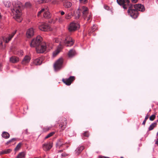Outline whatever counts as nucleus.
Masks as SVG:
<instances>
[{"label":"nucleus","instance_id":"1","mask_svg":"<svg viewBox=\"0 0 158 158\" xmlns=\"http://www.w3.org/2000/svg\"><path fill=\"white\" fill-rule=\"evenodd\" d=\"M13 4V7L12 11L15 15L14 18L17 21L20 22L22 20L20 17L22 15L21 8L22 6V4L20 2L17 1Z\"/></svg>","mask_w":158,"mask_h":158},{"label":"nucleus","instance_id":"2","mask_svg":"<svg viewBox=\"0 0 158 158\" xmlns=\"http://www.w3.org/2000/svg\"><path fill=\"white\" fill-rule=\"evenodd\" d=\"M80 10L82 11L83 17L84 19L87 21H89L91 19V14L89 12L88 8L84 6H82L81 8L78 9L77 13L75 14L76 19L79 18L80 16V13L79 11Z\"/></svg>","mask_w":158,"mask_h":158},{"label":"nucleus","instance_id":"3","mask_svg":"<svg viewBox=\"0 0 158 158\" xmlns=\"http://www.w3.org/2000/svg\"><path fill=\"white\" fill-rule=\"evenodd\" d=\"M63 59L60 58L56 60L54 64V68L55 71H57L60 70L62 68Z\"/></svg>","mask_w":158,"mask_h":158},{"label":"nucleus","instance_id":"4","mask_svg":"<svg viewBox=\"0 0 158 158\" xmlns=\"http://www.w3.org/2000/svg\"><path fill=\"white\" fill-rule=\"evenodd\" d=\"M42 40V38L40 36H37L36 38L33 39L31 41V47H35L36 48L37 47H38L41 44L40 43Z\"/></svg>","mask_w":158,"mask_h":158},{"label":"nucleus","instance_id":"5","mask_svg":"<svg viewBox=\"0 0 158 158\" xmlns=\"http://www.w3.org/2000/svg\"><path fill=\"white\" fill-rule=\"evenodd\" d=\"M39 29L43 31H48L52 30L49 25L47 23H42L39 26Z\"/></svg>","mask_w":158,"mask_h":158},{"label":"nucleus","instance_id":"6","mask_svg":"<svg viewBox=\"0 0 158 158\" xmlns=\"http://www.w3.org/2000/svg\"><path fill=\"white\" fill-rule=\"evenodd\" d=\"M117 2L119 5L122 6L125 9H127L130 2L129 0H117Z\"/></svg>","mask_w":158,"mask_h":158},{"label":"nucleus","instance_id":"7","mask_svg":"<svg viewBox=\"0 0 158 158\" xmlns=\"http://www.w3.org/2000/svg\"><path fill=\"white\" fill-rule=\"evenodd\" d=\"M46 43H43L41 44L37 47L36 49L37 52L38 53H42L44 52L46 50Z\"/></svg>","mask_w":158,"mask_h":158},{"label":"nucleus","instance_id":"8","mask_svg":"<svg viewBox=\"0 0 158 158\" xmlns=\"http://www.w3.org/2000/svg\"><path fill=\"white\" fill-rule=\"evenodd\" d=\"M80 27V25L77 23L73 22L71 23L69 25L68 29L70 31H74Z\"/></svg>","mask_w":158,"mask_h":158},{"label":"nucleus","instance_id":"9","mask_svg":"<svg viewBox=\"0 0 158 158\" xmlns=\"http://www.w3.org/2000/svg\"><path fill=\"white\" fill-rule=\"evenodd\" d=\"M128 14L133 18H136L138 16V11L136 10L129 9L128 10Z\"/></svg>","mask_w":158,"mask_h":158},{"label":"nucleus","instance_id":"10","mask_svg":"<svg viewBox=\"0 0 158 158\" xmlns=\"http://www.w3.org/2000/svg\"><path fill=\"white\" fill-rule=\"evenodd\" d=\"M65 45L67 46H71L74 44L72 38L70 36L66 37L64 42Z\"/></svg>","mask_w":158,"mask_h":158},{"label":"nucleus","instance_id":"11","mask_svg":"<svg viewBox=\"0 0 158 158\" xmlns=\"http://www.w3.org/2000/svg\"><path fill=\"white\" fill-rule=\"evenodd\" d=\"M75 79L74 77L71 76L68 79H63L62 81L66 85H71L72 82Z\"/></svg>","mask_w":158,"mask_h":158},{"label":"nucleus","instance_id":"12","mask_svg":"<svg viewBox=\"0 0 158 158\" xmlns=\"http://www.w3.org/2000/svg\"><path fill=\"white\" fill-rule=\"evenodd\" d=\"M52 147V144L50 142H47L43 145V149L45 151L49 150Z\"/></svg>","mask_w":158,"mask_h":158},{"label":"nucleus","instance_id":"13","mask_svg":"<svg viewBox=\"0 0 158 158\" xmlns=\"http://www.w3.org/2000/svg\"><path fill=\"white\" fill-rule=\"evenodd\" d=\"M16 30H15L13 31L11 34L9 35L8 36L4 38H3L4 41H5L6 43H8L13 37L14 36L16 33Z\"/></svg>","mask_w":158,"mask_h":158},{"label":"nucleus","instance_id":"14","mask_svg":"<svg viewBox=\"0 0 158 158\" xmlns=\"http://www.w3.org/2000/svg\"><path fill=\"white\" fill-rule=\"evenodd\" d=\"M134 7L135 10L137 11L139 10L141 11H143L145 10L144 6L141 4H136L134 5Z\"/></svg>","mask_w":158,"mask_h":158},{"label":"nucleus","instance_id":"15","mask_svg":"<svg viewBox=\"0 0 158 158\" xmlns=\"http://www.w3.org/2000/svg\"><path fill=\"white\" fill-rule=\"evenodd\" d=\"M34 34V31L33 28H30L27 30L26 32V36L28 38L32 37Z\"/></svg>","mask_w":158,"mask_h":158},{"label":"nucleus","instance_id":"16","mask_svg":"<svg viewBox=\"0 0 158 158\" xmlns=\"http://www.w3.org/2000/svg\"><path fill=\"white\" fill-rule=\"evenodd\" d=\"M67 124V120L66 118H64L60 125V126L62 130H63L65 128Z\"/></svg>","mask_w":158,"mask_h":158},{"label":"nucleus","instance_id":"17","mask_svg":"<svg viewBox=\"0 0 158 158\" xmlns=\"http://www.w3.org/2000/svg\"><path fill=\"white\" fill-rule=\"evenodd\" d=\"M31 60L30 56H26L24 57L22 61V63L23 64H26L28 63Z\"/></svg>","mask_w":158,"mask_h":158},{"label":"nucleus","instance_id":"18","mask_svg":"<svg viewBox=\"0 0 158 158\" xmlns=\"http://www.w3.org/2000/svg\"><path fill=\"white\" fill-rule=\"evenodd\" d=\"M65 143L63 139H60L56 143V147L57 148H60L62 147Z\"/></svg>","mask_w":158,"mask_h":158},{"label":"nucleus","instance_id":"19","mask_svg":"<svg viewBox=\"0 0 158 158\" xmlns=\"http://www.w3.org/2000/svg\"><path fill=\"white\" fill-rule=\"evenodd\" d=\"M42 61V58L39 57L34 60L33 63L35 65H39L41 64Z\"/></svg>","mask_w":158,"mask_h":158},{"label":"nucleus","instance_id":"20","mask_svg":"<svg viewBox=\"0 0 158 158\" xmlns=\"http://www.w3.org/2000/svg\"><path fill=\"white\" fill-rule=\"evenodd\" d=\"M10 60L13 63H15L19 61V59L17 57L12 56L10 58Z\"/></svg>","mask_w":158,"mask_h":158},{"label":"nucleus","instance_id":"21","mask_svg":"<svg viewBox=\"0 0 158 158\" xmlns=\"http://www.w3.org/2000/svg\"><path fill=\"white\" fill-rule=\"evenodd\" d=\"M84 149V147L82 146H79L75 150V153L77 155H78Z\"/></svg>","mask_w":158,"mask_h":158},{"label":"nucleus","instance_id":"22","mask_svg":"<svg viewBox=\"0 0 158 158\" xmlns=\"http://www.w3.org/2000/svg\"><path fill=\"white\" fill-rule=\"evenodd\" d=\"M72 5V3L66 1L64 3V6L66 8H70Z\"/></svg>","mask_w":158,"mask_h":158},{"label":"nucleus","instance_id":"23","mask_svg":"<svg viewBox=\"0 0 158 158\" xmlns=\"http://www.w3.org/2000/svg\"><path fill=\"white\" fill-rule=\"evenodd\" d=\"M75 51L73 49L70 50L69 52L68 56L69 57H72L75 54Z\"/></svg>","mask_w":158,"mask_h":158},{"label":"nucleus","instance_id":"24","mask_svg":"<svg viewBox=\"0 0 158 158\" xmlns=\"http://www.w3.org/2000/svg\"><path fill=\"white\" fill-rule=\"evenodd\" d=\"M61 48L60 47H58L57 49L54 51L53 53V56L55 57L56 56L60 51Z\"/></svg>","mask_w":158,"mask_h":158},{"label":"nucleus","instance_id":"25","mask_svg":"<svg viewBox=\"0 0 158 158\" xmlns=\"http://www.w3.org/2000/svg\"><path fill=\"white\" fill-rule=\"evenodd\" d=\"M12 151L11 149H8L5 150H3L0 152V155L3 154H6L10 153Z\"/></svg>","mask_w":158,"mask_h":158},{"label":"nucleus","instance_id":"26","mask_svg":"<svg viewBox=\"0 0 158 158\" xmlns=\"http://www.w3.org/2000/svg\"><path fill=\"white\" fill-rule=\"evenodd\" d=\"M45 11L44 14V17L45 18H48L50 17V13L47 9L44 10Z\"/></svg>","mask_w":158,"mask_h":158},{"label":"nucleus","instance_id":"27","mask_svg":"<svg viewBox=\"0 0 158 158\" xmlns=\"http://www.w3.org/2000/svg\"><path fill=\"white\" fill-rule=\"evenodd\" d=\"M25 153L24 152H22L19 154L16 158H25Z\"/></svg>","mask_w":158,"mask_h":158},{"label":"nucleus","instance_id":"28","mask_svg":"<svg viewBox=\"0 0 158 158\" xmlns=\"http://www.w3.org/2000/svg\"><path fill=\"white\" fill-rule=\"evenodd\" d=\"M46 49L50 50L51 49L52 47L53 46L52 44L49 43H46Z\"/></svg>","mask_w":158,"mask_h":158},{"label":"nucleus","instance_id":"29","mask_svg":"<svg viewBox=\"0 0 158 158\" xmlns=\"http://www.w3.org/2000/svg\"><path fill=\"white\" fill-rule=\"evenodd\" d=\"M2 136L5 139H8L10 137V135L8 132H4L2 134Z\"/></svg>","mask_w":158,"mask_h":158},{"label":"nucleus","instance_id":"30","mask_svg":"<svg viewBox=\"0 0 158 158\" xmlns=\"http://www.w3.org/2000/svg\"><path fill=\"white\" fill-rule=\"evenodd\" d=\"M157 125V123L155 122L152 123L149 126L148 128V130L149 131H151L153 129L154 127H155Z\"/></svg>","mask_w":158,"mask_h":158},{"label":"nucleus","instance_id":"31","mask_svg":"<svg viewBox=\"0 0 158 158\" xmlns=\"http://www.w3.org/2000/svg\"><path fill=\"white\" fill-rule=\"evenodd\" d=\"M72 16V13H68L66 14L65 15V18L66 19H70Z\"/></svg>","mask_w":158,"mask_h":158},{"label":"nucleus","instance_id":"32","mask_svg":"<svg viewBox=\"0 0 158 158\" xmlns=\"http://www.w3.org/2000/svg\"><path fill=\"white\" fill-rule=\"evenodd\" d=\"M22 143H18L15 147V151H18L20 148Z\"/></svg>","mask_w":158,"mask_h":158},{"label":"nucleus","instance_id":"33","mask_svg":"<svg viewBox=\"0 0 158 158\" xmlns=\"http://www.w3.org/2000/svg\"><path fill=\"white\" fill-rule=\"evenodd\" d=\"M16 140V139L15 138H13L10 140L8 141L6 143V145H8L10 143H12L14 141H15Z\"/></svg>","mask_w":158,"mask_h":158},{"label":"nucleus","instance_id":"34","mask_svg":"<svg viewBox=\"0 0 158 158\" xmlns=\"http://www.w3.org/2000/svg\"><path fill=\"white\" fill-rule=\"evenodd\" d=\"M54 134V132H51L49 134H48L45 137V139H47L50 137H51V136H52Z\"/></svg>","mask_w":158,"mask_h":158},{"label":"nucleus","instance_id":"35","mask_svg":"<svg viewBox=\"0 0 158 158\" xmlns=\"http://www.w3.org/2000/svg\"><path fill=\"white\" fill-rule=\"evenodd\" d=\"M17 54L18 55L21 56L23 55V52L22 50H19L18 51Z\"/></svg>","mask_w":158,"mask_h":158},{"label":"nucleus","instance_id":"36","mask_svg":"<svg viewBox=\"0 0 158 158\" xmlns=\"http://www.w3.org/2000/svg\"><path fill=\"white\" fill-rule=\"evenodd\" d=\"M155 115L154 114L151 115L149 118V119L151 121H153L155 118Z\"/></svg>","mask_w":158,"mask_h":158},{"label":"nucleus","instance_id":"37","mask_svg":"<svg viewBox=\"0 0 158 158\" xmlns=\"http://www.w3.org/2000/svg\"><path fill=\"white\" fill-rule=\"evenodd\" d=\"M44 0H35V2L39 3H41L44 2Z\"/></svg>","mask_w":158,"mask_h":158},{"label":"nucleus","instance_id":"38","mask_svg":"<svg viewBox=\"0 0 158 158\" xmlns=\"http://www.w3.org/2000/svg\"><path fill=\"white\" fill-rule=\"evenodd\" d=\"M5 47V46H3L2 44V42L0 41V48L4 49Z\"/></svg>","mask_w":158,"mask_h":158},{"label":"nucleus","instance_id":"39","mask_svg":"<svg viewBox=\"0 0 158 158\" xmlns=\"http://www.w3.org/2000/svg\"><path fill=\"white\" fill-rule=\"evenodd\" d=\"M50 128V127H46L43 128V131L44 132L47 131L49 130Z\"/></svg>","mask_w":158,"mask_h":158},{"label":"nucleus","instance_id":"40","mask_svg":"<svg viewBox=\"0 0 158 158\" xmlns=\"http://www.w3.org/2000/svg\"><path fill=\"white\" fill-rule=\"evenodd\" d=\"M97 29V27L96 26H95L94 25L93 26V27H92L91 30L92 32L94 31Z\"/></svg>","mask_w":158,"mask_h":158},{"label":"nucleus","instance_id":"41","mask_svg":"<svg viewBox=\"0 0 158 158\" xmlns=\"http://www.w3.org/2000/svg\"><path fill=\"white\" fill-rule=\"evenodd\" d=\"M148 116H146L145 117V119L143 121V123H142V124L144 125L145 124V123H146V122L147 120L148 119Z\"/></svg>","mask_w":158,"mask_h":158},{"label":"nucleus","instance_id":"42","mask_svg":"<svg viewBox=\"0 0 158 158\" xmlns=\"http://www.w3.org/2000/svg\"><path fill=\"white\" fill-rule=\"evenodd\" d=\"M45 10L44 9H43L41 10L40 11H39L38 14V16H40L41 14Z\"/></svg>","mask_w":158,"mask_h":158},{"label":"nucleus","instance_id":"43","mask_svg":"<svg viewBox=\"0 0 158 158\" xmlns=\"http://www.w3.org/2000/svg\"><path fill=\"white\" fill-rule=\"evenodd\" d=\"M64 21V19L62 17H60L58 19V21L60 23H62Z\"/></svg>","mask_w":158,"mask_h":158},{"label":"nucleus","instance_id":"44","mask_svg":"<svg viewBox=\"0 0 158 158\" xmlns=\"http://www.w3.org/2000/svg\"><path fill=\"white\" fill-rule=\"evenodd\" d=\"M89 134L88 132H85L84 133V136L88 137L89 136Z\"/></svg>","mask_w":158,"mask_h":158},{"label":"nucleus","instance_id":"45","mask_svg":"<svg viewBox=\"0 0 158 158\" xmlns=\"http://www.w3.org/2000/svg\"><path fill=\"white\" fill-rule=\"evenodd\" d=\"M25 5L27 7H29L31 6V4L30 2H27L25 3Z\"/></svg>","mask_w":158,"mask_h":158},{"label":"nucleus","instance_id":"46","mask_svg":"<svg viewBox=\"0 0 158 158\" xmlns=\"http://www.w3.org/2000/svg\"><path fill=\"white\" fill-rule=\"evenodd\" d=\"M53 41L55 42L58 43L59 41V40L58 38H55L53 40Z\"/></svg>","mask_w":158,"mask_h":158},{"label":"nucleus","instance_id":"47","mask_svg":"<svg viewBox=\"0 0 158 158\" xmlns=\"http://www.w3.org/2000/svg\"><path fill=\"white\" fill-rule=\"evenodd\" d=\"M132 2L133 3H136L137 1L138 0H131Z\"/></svg>","mask_w":158,"mask_h":158},{"label":"nucleus","instance_id":"48","mask_svg":"<svg viewBox=\"0 0 158 158\" xmlns=\"http://www.w3.org/2000/svg\"><path fill=\"white\" fill-rule=\"evenodd\" d=\"M87 0H79V1L81 3L85 2Z\"/></svg>","mask_w":158,"mask_h":158},{"label":"nucleus","instance_id":"49","mask_svg":"<svg viewBox=\"0 0 158 158\" xmlns=\"http://www.w3.org/2000/svg\"><path fill=\"white\" fill-rule=\"evenodd\" d=\"M60 12L61 15H63L64 14V12L63 11H60Z\"/></svg>","mask_w":158,"mask_h":158},{"label":"nucleus","instance_id":"50","mask_svg":"<svg viewBox=\"0 0 158 158\" xmlns=\"http://www.w3.org/2000/svg\"><path fill=\"white\" fill-rule=\"evenodd\" d=\"M51 1V0H44V2H50Z\"/></svg>","mask_w":158,"mask_h":158},{"label":"nucleus","instance_id":"51","mask_svg":"<svg viewBox=\"0 0 158 158\" xmlns=\"http://www.w3.org/2000/svg\"><path fill=\"white\" fill-rule=\"evenodd\" d=\"M155 143L158 145V140H156V142Z\"/></svg>","mask_w":158,"mask_h":158},{"label":"nucleus","instance_id":"52","mask_svg":"<svg viewBox=\"0 0 158 158\" xmlns=\"http://www.w3.org/2000/svg\"><path fill=\"white\" fill-rule=\"evenodd\" d=\"M104 158H109L108 157H104Z\"/></svg>","mask_w":158,"mask_h":158},{"label":"nucleus","instance_id":"53","mask_svg":"<svg viewBox=\"0 0 158 158\" xmlns=\"http://www.w3.org/2000/svg\"><path fill=\"white\" fill-rule=\"evenodd\" d=\"M99 158H102V157L100 156Z\"/></svg>","mask_w":158,"mask_h":158},{"label":"nucleus","instance_id":"54","mask_svg":"<svg viewBox=\"0 0 158 158\" xmlns=\"http://www.w3.org/2000/svg\"><path fill=\"white\" fill-rule=\"evenodd\" d=\"M120 158H124L123 157H121Z\"/></svg>","mask_w":158,"mask_h":158},{"label":"nucleus","instance_id":"55","mask_svg":"<svg viewBox=\"0 0 158 158\" xmlns=\"http://www.w3.org/2000/svg\"><path fill=\"white\" fill-rule=\"evenodd\" d=\"M157 135H158V132H157Z\"/></svg>","mask_w":158,"mask_h":158},{"label":"nucleus","instance_id":"56","mask_svg":"<svg viewBox=\"0 0 158 158\" xmlns=\"http://www.w3.org/2000/svg\"><path fill=\"white\" fill-rule=\"evenodd\" d=\"M157 117H158V115L157 116Z\"/></svg>","mask_w":158,"mask_h":158}]
</instances>
